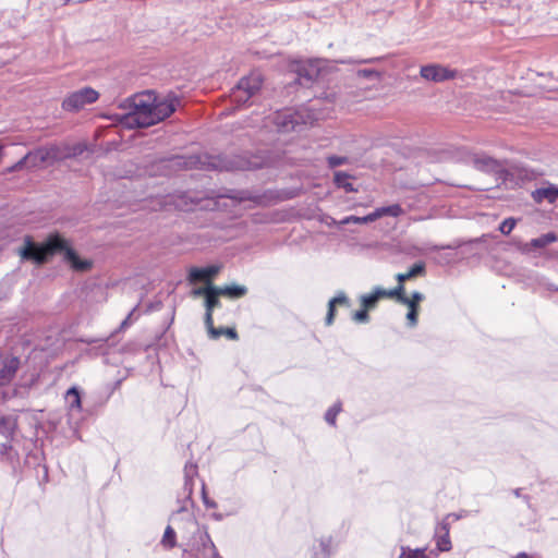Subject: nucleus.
I'll return each mask as SVG.
<instances>
[{
    "mask_svg": "<svg viewBox=\"0 0 558 558\" xmlns=\"http://www.w3.org/2000/svg\"><path fill=\"white\" fill-rule=\"evenodd\" d=\"M56 252H64L66 260L71 264L72 268L76 270H86L90 267V263L81 260L75 252L69 247L68 242L60 235L50 236L44 246L36 245L27 238L25 240V246L21 250L20 254L25 259H32L37 264H43L46 262L48 255Z\"/></svg>",
    "mask_w": 558,
    "mask_h": 558,
    "instance_id": "f03ea898",
    "label": "nucleus"
},
{
    "mask_svg": "<svg viewBox=\"0 0 558 558\" xmlns=\"http://www.w3.org/2000/svg\"><path fill=\"white\" fill-rule=\"evenodd\" d=\"M456 72H420V77L425 81L444 82L454 77Z\"/></svg>",
    "mask_w": 558,
    "mask_h": 558,
    "instance_id": "5701e85b",
    "label": "nucleus"
},
{
    "mask_svg": "<svg viewBox=\"0 0 558 558\" xmlns=\"http://www.w3.org/2000/svg\"><path fill=\"white\" fill-rule=\"evenodd\" d=\"M441 248H444V247L441 246ZM425 250H426V251H427V250L436 251V250H440V246H437V245L426 246V247H425Z\"/></svg>",
    "mask_w": 558,
    "mask_h": 558,
    "instance_id": "49530a36",
    "label": "nucleus"
},
{
    "mask_svg": "<svg viewBox=\"0 0 558 558\" xmlns=\"http://www.w3.org/2000/svg\"><path fill=\"white\" fill-rule=\"evenodd\" d=\"M203 537H205L210 543V558H222L218 554V550H217L215 544L213 543L209 534H204Z\"/></svg>",
    "mask_w": 558,
    "mask_h": 558,
    "instance_id": "4c0bfd02",
    "label": "nucleus"
},
{
    "mask_svg": "<svg viewBox=\"0 0 558 558\" xmlns=\"http://www.w3.org/2000/svg\"><path fill=\"white\" fill-rule=\"evenodd\" d=\"M373 221H374V218H373V215L371 213V214H368V215H366L364 217L348 216V217L343 218L340 221L332 220V225H337V226H343V225H349V223L362 225V223H369V222H373Z\"/></svg>",
    "mask_w": 558,
    "mask_h": 558,
    "instance_id": "393cba45",
    "label": "nucleus"
},
{
    "mask_svg": "<svg viewBox=\"0 0 558 558\" xmlns=\"http://www.w3.org/2000/svg\"><path fill=\"white\" fill-rule=\"evenodd\" d=\"M218 266H207L203 268L193 267L189 272L190 282L204 281L210 284V280L219 272Z\"/></svg>",
    "mask_w": 558,
    "mask_h": 558,
    "instance_id": "9b49d317",
    "label": "nucleus"
},
{
    "mask_svg": "<svg viewBox=\"0 0 558 558\" xmlns=\"http://www.w3.org/2000/svg\"><path fill=\"white\" fill-rule=\"evenodd\" d=\"M450 523L447 519L441 520L435 527L434 539L438 551H449L452 548L450 536Z\"/></svg>",
    "mask_w": 558,
    "mask_h": 558,
    "instance_id": "1a4fd4ad",
    "label": "nucleus"
},
{
    "mask_svg": "<svg viewBox=\"0 0 558 558\" xmlns=\"http://www.w3.org/2000/svg\"><path fill=\"white\" fill-rule=\"evenodd\" d=\"M421 70L433 71V70H444V69L441 66H439V65H426V66H422Z\"/></svg>",
    "mask_w": 558,
    "mask_h": 558,
    "instance_id": "a19ab883",
    "label": "nucleus"
},
{
    "mask_svg": "<svg viewBox=\"0 0 558 558\" xmlns=\"http://www.w3.org/2000/svg\"><path fill=\"white\" fill-rule=\"evenodd\" d=\"M65 400L71 412H80L82 410V402L80 391L76 387H71L65 393Z\"/></svg>",
    "mask_w": 558,
    "mask_h": 558,
    "instance_id": "6ab92c4d",
    "label": "nucleus"
},
{
    "mask_svg": "<svg viewBox=\"0 0 558 558\" xmlns=\"http://www.w3.org/2000/svg\"><path fill=\"white\" fill-rule=\"evenodd\" d=\"M216 330H221L220 336L225 335L232 340L238 338V333L233 328H216Z\"/></svg>",
    "mask_w": 558,
    "mask_h": 558,
    "instance_id": "e433bc0d",
    "label": "nucleus"
},
{
    "mask_svg": "<svg viewBox=\"0 0 558 558\" xmlns=\"http://www.w3.org/2000/svg\"><path fill=\"white\" fill-rule=\"evenodd\" d=\"M385 298V289L376 287L369 294H363L360 299L362 307L372 310L376 306L377 302Z\"/></svg>",
    "mask_w": 558,
    "mask_h": 558,
    "instance_id": "dca6fc26",
    "label": "nucleus"
},
{
    "mask_svg": "<svg viewBox=\"0 0 558 558\" xmlns=\"http://www.w3.org/2000/svg\"><path fill=\"white\" fill-rule=\"evenodd\" d=\"M523 498H524V500H525L526 502H529V497H527V496H523Z\"/></svg>",
    "mask_w": 558,
    "mask_h": 558,
    "instance_id": "8fccbe9b",
    "label": "nucleus"
},
{
    "mask_svg": "<svg viewBox=\"0 0 558 558\" xmlns=\"http://www.w3.org/2000/svg\"><path fill=\"white\" fill-rule=\"evenodd\" d=\"M348 298L344 294V292H339L335 298H332L328 303V313L326 316V323L327 325H330L335 317V307L339 304H347Z\"/></svg>",
    "mask_w": 558,
    "mask_h": 558,
    "instance_id": "412c9836",
    "label": "nucleus"
},
{
    "mask_svg": "<svg viewBox=\"0 0 558 558\" xmlns=\"http://www.w3.org/2000/svg\"><path fill=\"white\" fill-rule=\"evenodd\" d=\"M220 292L218 290V287H215L213 291L206 296L205 299V325L208 331V335L211 339H217L221 335V330H216L214 327V320H213V311L214 308L218 307L220 305L219 301Z\"/></svg>",
    "mask_w": 558,
    "mask_h": 558,
    "instance_id": "0eeeda50",
    "label": "nucleus"
},
{
    "mask_svg": "<svg viewBox=\"0 0 558 558\" xmlns=\"http://www.w3.org/2000/svg\"><path fill=\"white\" fill-rule=\"evenodd\" d=\"M424 299V295L421 292H413L411 298L401 299L402 304L407 305L409 308L416 307L418 308V303Z\"/></svg>",
    "mask_w": 558,
    "mask_h": 558,
    "instance_id": "c85d7f7f",
    "label": "nucleus"
},
{
    "mask_svg": "<svg viewBox=\"0 0 558 558\" xmlns=\"http://www.w3.org/2000/svg\"><path fill=\"white\" fill-rule=\"evenodd\" d=\"M361 74H363L364 77H372V76H378L379 72H372V71H368V72H360Z\"/></svg>",
    "mask_w": 558,
    "mask_h": 558,
    "instance_id": "79ce46f5",
    "label": "nucleus"
},
{
    "mask_svg": "<svg viewBox=\"0 0 558 558\" xmlns=\"http://www.w3.org/2000/svg\"><path fill=\"white\" fill-rule=\"evenodd\" d=\"M515 558H533V557L529 556V555H527V554H525V553H520V554H518V555H517V557H515Z\"/></svg>",
    "mask_w": 558,
    "mask_h": 558,
    "instance_id": "a18cd8bd",
    "label": "nucleus"
},
{
    "mask_svg": "<svg viewBox=\"0 0 558 558\" xmlns=\"http://www.w3.org/2000/svg\"><path fill=\"white\" fill-rule=\"evenodd\" d=\"M319 72H310V71H306L304 72V77L307 78V80H312L313 78V74H318Z\"/></svg>",
    "mask_w": 558,
    "mask_h": 558,
    "instance_id": "37998d69",
    "label": "nucleus"
},
{
    "mask_svg": "<svg viewBox=\"0 0 558 558\" xmlns=\"http://www.w3.org/2000/svg\"><path fill=\"white\" fill-rule=\"evenodd\" d=\"M20 366L17 357H11L0 367V387L9 385Z\"/></svg>",
    "mask_w": 558,
    "mask_h": 558,
    "instance_id": "ddd939ff",
    "label": "nucleus"
},
{
    "mask_svg": "<svg viewBox=\"0 0 558 558\" xmlns=\"http://www.w3.org/2000/svg\"><path fill=\"white\" fill-rule=\"evenodd\" d=\"M407 319H408L409 326L413 327V326L416 325V323H417V310H416V307L409 308V312L407 314Z\"/></svg>",
    "mask_w": 558,
    "mask_h": 558,
    "instance_id": "f704fd0d",
    "label": "nucleus"
},
{
    "mask_svg": "<svg viewBox=\"0 0 558 558\" xmlns=\"http://www.w3.org/2000/svg\"><path fill=\"white\" fill-rule=\"evenodd\" d=\"M399 558H432L426 554L427 548H411L409 546H401Z\"/></svg>",
    "mask_w": 558,
    "mask_h": 558,
    "instance_id": "b1692460",
    "label": "nucleus"
},
{
    "mask_svg": "<svg viewBox=\"0 0 558 558\" xmlns=\"http://www.w3.org/2000/svg\"><path fill=\"white\" fill-rule=\"evenodd\" d=\"M128 101L132 110L124 116L123 124L129 128L154 125L174 112L179 104L175 96L159 97L153 90L140 93Z\"/></svg>",
    "mask_w": 558,
    "mask_h": 558,
    "instance_id": "f257e3e1",
    "label": "nucleus"
},
{
    "mask_svg": "<svg viewBox=\"0 0 558 558\" xmlns=\"http://www.w3.org/2000/svg\"><path fill=\"white\" fill-rule=\"evenodd\" d=\"M513 494H514V496H515V497H522V496H521V489H520V488L514 489V490H513Z\"/></svg>",
    "mask_w": 558,
    "mask_h": 558,
    "instance_id": "de8ad7c7",
    "label": "nucleus"
},
{
    "mask_svg": "<svg viewBox=\"0 0 558 558\" xmlns=\"http://www.w3.org/2000/svg\"><path fill=\"white\" fill-rule=\"evenodd\" d=\"M557 241V235L554 232H548L539 238L533 239L530 242L521 243L519 250L524 254H530L536 250H541Z\"/></svg>",
    "mask_w": 558,
    "mask_h": 558,
    "instance_id": "9d476101",
    "label": "nucleus"
},
{
    "mask_svg": "<svg viewBox=\"0 0 558 558\" xmlns=\"http://www.w3.org/2000/svg\"><path fill=\"white\" fill-rule=\"evenodd\" d=\"M515 219L513 218H507L505 219L500 226H499V231L502 233V234H510V232L513 230V228L515 227Z\"/></svg>",
    "mask_w": 558,
    "mask_h": 558,
    "instance_id": "2f4dec72",
    "label": "nucleus"
},
{
    "mask_svg": "<svg viewBox=\"0 0 558 558\" xmlns=\"http://www.w3.org/2000/svg\"><path fill=\"white\" fill-rule=\"evenodd\" d=\"M424 272H425V265H424V263L421 262V263L414 264L408 272L398 274L396 278L399 282L404 283V281L410 280L416 276L424 275Z\"/></svg>",
    "mask_w": 558,
    "mask_h": 558,
    "instance_id": "4be33fe9",
    "label": "nucleus"
},
{
    "mask_svg": "<svg viewBox=\"0 0 558 558\" xmlns=\"http://www.w3.org/2000/svg\"><path fill=\"white\" fill-rule=\"evenodd\" d=\"M203 500H204V504H205V506L207 508H215L216 507V502L215 501H210V500L207 499L204 486H203Z\"/></svg>",
    "mask_w": 558,
    "mask_h": 558,
    "instance_id": "ea45409f",
    "label": "nucleus"
},
{
    "mask_svg": "<svg viewBox=\"0 0 558 558\" xmlns=\"http://www.w3.org/2000/svg\"><path fill=\"white\" fill-rule=\"evenodd\" d=\"M337 542L330 535L320 536L312 547L313 558H330L337 549Z\"/></svg>",
    "mask_w": 558,
    "mask_h": 558,
    "instance_id": "6e6552de",
    "label": "nucleus"
},
{
    "mask_svg": "<svg viewBox=\"0 0 558 558\" xmlns=\"http://www.w3.org/2000/svg\"><path fill=\"white\" fill-rule=\"evenodd\" d=\"M345 157H339V156H330L328 157V163L331 168L341 166L345 162Z\"/></svg>",
    "mask_w": 558,
    "mask_h": 558,
    "instance_id": "c9c22d12",
    "label": "nucleus"
},
{
    "mask_svg": "<svg viewBox=\"0 0 558 558\" xmlns=\"http://www.w3.org/2000/svg\"><path fill=\"white\" fill-rule=\"evenodd\" d=\"M185 513L186 514V524L190 529L192 530H195L193 531V533L197 534L198 536V539L199 542L202 543L203 545V548H204V551H208V555L210 556V543L205 538L203 537L204 534H208L206 531H202L198 525H197V522L194 520V518L192 517V514L186 510V511H183L181 514Z\"/></svg>",
    "mask_w": 558,
    "mask_h": 558,
    "instance_id": "2eb2a0df",
    "label": "nucleus"
},
{
    "mask_svg": "<svg viewBox=\"0 0 558 558\" xmlns=\"http://www.w3.org/2000/svg\"><path fill=\"white\" fill-rule=\"evenodd\" d=\"M472 163L476 169L486 172L496 171L499 168L497 160L486 155L474 156Z\"/></svg>",
    "mask_w": 558,
    "mask_h": 558,
    "instance_id": "4468645a",
    "label": "nucleus"
},
{
    "mask_svg": "<svg viewBox=\"0 0 558 558\" xmlns=\"http://www.w3.org/2000/svg\"><path fill=\"white\" fill-rule=\"evenodd\" d=\"M385 298H395L399 302H401V299L405 298L403 283L399 282V284L391 290L385 289Z\"/></svg>",
    "mask_w": 558,
    "mask_h": 558,
    "instance_id": "c756f323",
    "label": "nucleus"
},
{
    "mask_svg": "<svg viewBox=\"0 0 558 558\" xmlns=\"http://www.w3.org/2000/svg\"><path fill=\"white\" fill-rule=\"evenodd\" d=\"M335 183L339 187H343L347 192L354 191L352 183L349 182V175L344 172L338 171L335 173Z\"/></svg>",
    "mask_w": 558,
    "mask_h": 558,
    "instance_id": "bb28decb",
    "label": "nucleus"
},
{
    "mask_svg": "<svg viewBox=\"0 0 558 558\" xmlns=\"http://www.w3.org/2000/svg\"><path fill=\"white\" fill-rule=\"evenodd\" d=\"M318 101H312L299 110L283 109L274 112L264 119V126L268 128L272 123L278 132L288 133L301 130L302 125L313 124L315 121L324 119L326 114L317 107Z\"/></svg>",
    "mask_w": 558,
    "mask_h": 558,
    "instance_id": "7ed1b4c3",
    "label": "nucleus"
},
{
    "mask_svg": "<svg viewBox=\"0 0 558 558\" xmlns=\"http://www.w3.org/2000/svg\"><path fill=\"white\" fill-rule=\"evenodd\" d=\"M99 97L98 92L90 87H84L71 93L62 102V108L66 111H78L86 105L94 104Z\"/></svg>",
    "mask_w": 558,
    "mask_h": 558,
    "instance_id": "39448f33",
    "label": "nucleus"
},
{
    "mask_svg": "<svg viewBox=\"0 0 558 558\" xmlns=\"http://www.w3.org/2000/svg\"><path fill=\"white\" fill-rule=\"evenodd\" d=\"M132 316V313L122 322L121 327L124 328L129 325V319Z\"/></svg>",
    "mask_w": 558,
    "mask_h": 558,
    "instance_id": "c03bdc74",
    "label": "nucleus"
},
{
    "mask_svg": "<svg viewBox=\"0 0 558 558\" xmlns=\"http://www.w3.org/2000/svg\"><path fill=\"white\" fill-rule=\"evenodd\" d=\"M340 411H341L340 404H335L330 409H328V411L325 414L326 422L329 423L330 425H335L336 417Z\"/></svg>",
    "mask_w": 558,
    "mask_h": 558,
    "instance_id": "7c9ffc66",
    "label": "nucleus"
},
{
    "mask_svg": "<svg viewBox=\"0 0 558 558\" xmlns=\"http://www.w3.org/2000/svg\"><path fill=\"white\" fill-rule=\"evenodd\" d=\"M367 308L363 307L362 310L360 311H356L353 315V319L357 323H367L368 322V314H367Z\"/></svg>",
    "mask_w": 558,
    "mask_h": 558,
    "instance_id": "72a5a7b5",
    "label": "nucleus"
},
{
    "mask_svg": "<svg viewBox=\"0 0 558 558\" xmlns=\"http://www.w3.org/2000/svg\"><path fill=\"white\" fill-rule=\"evenodd\" d=\"M2 449H1V453L2 454H5L8 456V458H12V447L11 445L9 444V441H5L4 444L1 445Z\"/></svg>",
    "mask_w": 558,
    "mask_h": 558,
    "instance_id": "58836bf2",
    "label": "nucleus"
},
{
    "mask_svg": "<svg viewBox=\"0 0 558 558\" xmlns=\"http://www.w3.org/2000/svg\"><path fill=\"white\" fill-rule=\"evenodd\" d=\"M185 473V484H184V490L186 492V500L185 505L180 509V511L174 515L173 520H175L183 511L187 510V505L192 504L191 495L193 492L192 487V480L197 474L196 465L193 463H186L184 468Z\"/></svg>",
    "mask_w": 558,
    "mask_h": 558,
    "instance_id": "f8f14e48",
    "label": "nucleus"
},
{
    "mask_svg": "<svg viewBox=\"0 0 558 558\" xmlns=\"http://www.w3.org/2000/svg\"><path fill=\"white\" fill-rule=\"evenodd\" d=\"M209 166L211 168H214V169H217V170H235V169L242 168V166H240L238 163H234V162H231V161H226V160H222L220 158H214L209 162Z\"/></svg>",
    "mask_w": 558,
    "mask_h": 558,
    "instance_id": "a878e982",
    "label": "nucleus"
},
{
    "mask_svg": "<svg viewBox=\"0 0 558 558\" xmlns=\"http://www.w3.org/2000/svg\"><path fill=\"white\" fill-rule=\"evenodd\" d=\"M214 288H215V286H213V284H208L207 287L195 288L192 290V295L193 296L204 295L206 298L213 291Z\"/></svg>",
    "mask_w": 558,
    "mask_h": 558,
    "instance_id": "473e14b6",
    "label": "nucleus"
},
{
    "mask_svg": "<svg viewBox=\"0 0 558 558\" xmlns=\"http://www.w3.org/2000/svg\"><path fill=\"white\" fill-rule=\"evenodd\" d=\"M533 196L536 202L547 199L549 203H555L558 198V187L551 185L548 187L538 189L534 192Z\"/></svg>",
    "mask_w": 558,
    "mask_h": 558,
    "instance_id": "a211bd4d",
    "label": "nucleus"
},
{
    "mask_svg": "<svg viewBox=\"0 0 558 558\" xmlns=\"http://www.w3.org/2000/svg\"><path fill=\"white\" fill-rule=\"evenodd\" d=\"M450 517H453L456 520L461 518L459 514H448L445 519L448 520Z\"/></svg>",
    "mask_w": 558,
    "mask_h": 558,
    "instance_id": "09e8293b",
    "label": "nucleus"
},
{
    "mask_svg": "<svg viewBox=\"0 0 558 558\" xmlns=\"http://www.w3.org/2000/svg\"><path fill=\"white\" fill-rule=\"evenodd\" d=\"M161 544L166 548H173L175 546V532L171 526H167L161 539Z\"/></svg>",
    "mask_w": 558,
    "mask_h": 558,
    "instance_id": "cd10ccee",
    "label": "nucleus"
},
{
    "mask_svg": "<svg viewBox=\"0 0 558 558\" xmlns=\"http://www.w3.org/2000/svg\"><path fill=\"white\" fill-rule=\"evenodd\" d=\"M61 158L60 150L57 146H50L47 148H39L35 151L28 153L21 160H19L12 168L11 171L20 170L23 166L31 160L34 166L40 163H51Z\"/></svg>",
    "mask_w": 558,
    "mask_h": 558,
    "instance_id": "423d86ee",
    "label": "nucleus"
},
{
    "mask_svg": "<svg viewBox=\"0 0 558 558\" xmlns=\"http://www.w3.org/2000/svg\"><path fill=\"white\" fill-rule=\"evenodd\" d=\"M221 295H226L232 299H239L246 294L247 289L244 286L231 284L225 287H218Z\"/></svg>",
    "mask_w": 558,
    "mask_h": 558,
    "instance_id": "aec40b11",
    "label": "nucleus"
},
{
    "mask_svg": "<svg viewBox=\"0 0 558 558\" xmlns=\"http://www.w3.org/2000/svg\"><path fill=\"white\" fill-rule=\"evenodd\" d=\"M403 214H404V210L402 209V207L399 204H392L389 206L378 207L372 213L374 221L384 216L399 217Z\"/></svg>",
    "mask_w": 558,
    "mask_h": 558,
    "instance_id": "f3484780",
    "label": "nucleus"
},
{
    "mask_svg": "<svg viewBox=\"0 0 558 558\" xmlns=\"http://www.w3.org/2000/svg\"><path fill=\"white\" fill-rule=\"evenodd\" d=\"M260 72H250L240 80L235 88L232 90L231 98L239 104H245L263 84Z\"/></svg>",
    "mask_w": 558,
    "mask_h": 558,
    "instance_id": "20e7f679",
    "label": "nucleus"
}]
</instances>
